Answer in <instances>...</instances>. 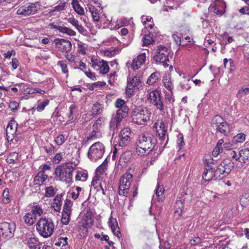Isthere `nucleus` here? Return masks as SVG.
Returning <instances> with one entry per match:
<instances>
[{
    "label": "nucleus",
    "instance_id": "1",
    "mask_svg": "<svg viewBox=\"0 0 249 249\" xmlns=\"http://www.w3.org/2000/svg\"><path fill=\"white\" fill-rule=\"evenodd\" d=\"M156 140L154 136L142 134L138 136L135 143L136 152L140 156H146L154 149Z\"/></svg>",
    "mask_w": 249,
    "mask_h": 249
},
{
    "label": "nucleus",
    "instance_id": "2",
    "mask_svg": "<svg viewBox=\"0 0 249 249\" xmlns=\"http://www.w3.org/2000/svg\"><path fill=\"white\" fill-rule=\"evenodd\" d=\"M54 229V223L50 218H40L36 224V229L39 234L44 238L50 237Z\"/></svg>",
    "mask_w": 249,
    "mask_h": 249
},
{
    "label": "nucleus",
    "instance_id": "3",
    "mask_svg": "<svg viewBox=\"0 0 249 249\" xmlns=\"http://www.w3.org/2000/svg\"><path fill=\"white\" fill-rule=\"evenodd\" d=\"M73 171L74 168L70 163L58 166L55 170L56 178L58 180L70 183L72 180Z\"/></svg>",
    "mask_w": 249,
    "mask_h": 249
},
{
    "label": "nucleus",
    "instance_id": "4",
    "mask_svg": "<svg viewBox=\"0 0 249 249\" xmlns=\"http://www.w3.org/2000/svg\"><path fill=\"white\" fill-rule=\"evenodd\" d=\"M171 53V50L167 47L161 45H158L153 56V60L156 63H162L165 68L168 67L169 64L167 62L169 61V56Z\"/></svg>",
    "mask_w": 249,
    "mask_h": 249
},
{
    "label": "nucleus",
    "instance_id": "5",
    "mask_svg": "<svg viewBox=\"0 0 249 249\" xmlns=\"http://www.w3.org/2000/svg\"><path fill=\"white\" fill-rule=\"evenodd\" d=\"M133 176L129 172L124 173L120 178L119 183L118 193L120 196L126 197L132 181Z\"/></svg>",
    "mask_w": 249,
    "mask_h": 249
},
{
    "label": "nucleus",
    "instance_id": "6",
    "mask_svg": "<svg viewBox=\"0 0 249 249\" xmlns=\"http://www.w3.org/2000/svg\"><path fill=\"white\" fill-rule=\"evenodd\" d=\"M233 168V162L225 159L217 166L215 170L218 179H221L229 175Z\"/></svg>",
    "mask_w": 249,
    "mask_h": 249
},
{
    "label": "nucleus",
    "instance_id": "7",
    "mask_svg": "<svg viewBox=\"0 0 249 249\" xmlns=\"http://www.w3.org/2000/svg\"><path fill=\"white\" fill-rule=\"evenodd\" d=\"M148 100L157 109L164 113L166 107L163 103L161 93L157 90H153L148 94Z\"/></svg>",
    "mask_w": 249,
    "mask_h": 249
},
{
    "label": "nucleus",
    "instance_id": "8",
    "mask_svg": "<svg viewBox=\"0 0 249 249\" xmlns=\"http://www.w3.org/2000/svg\"><path fill=\"white\" fill-rule=\"evenodd\" d=\"M105 152V146L100 142H97L93 144L89 148L88 157L92 161H96L101 159Z\"/></svg>",
    "mask_w": 249,
    "mask_h": 249
},
{
    "label": "nucleus",
    "instance_id": "9",
    "mask_svg": "<svg viewBox=\"0 0 249 249\" xmlns=\"http://www.w3.org/2000/svg\"><path fill=\"white\" fill-rule=\"evenodd\" d=\"M151 114L150 111L145 108L138 109L134 111L132 120L138 124H143L150 120Z\"/></svg>",
    "mask_w": 249,
    "mask_h": 249
},
{
    "label": "nucleus",
    "instance_id": "10",
    "mask_svg": "<svg viewBox=\"0 0 249 249\" xmlns=\"http://www.w3.org/2000/svg\"><path fill=\"white\" fill-rule=\"evenodd\" d=\"M153 127L157 132V135H158L160 140L161 141V145L165 141V143L163 146V147H165L168 140L167 126L162 121H160L155 123Z\"/></svg>",
    "mask_w": 249,
    "mask_h": 249
},
{
    "label": "nucleus",
    "instance_id": "11",
    "mask_svg": "<svg viewBox=\"0 0 249 249\" xmlns=\"http://www.w3.org/2000/svg\"><path fill=\"white\" fill-rule=\"evenodd\" d=\"M40 5L38 2L30 3L28 4L20 6L17 13L18 15L25 16H29L36 13L40 9Z\"/></svg>",
    "mask_w": 249,
    "mask_h": 249
},
{
    "label": "nucleus",
    "instance_id": "12",
    "mask_svg": "<svg viewBox=\"0 0 249 249\" xmlns=\"http://www.w3.org/2000/svg\"><path fill=\"white\" fill-rule=\"evenodd\" d=\"M16 230V225L13 222H2L0 224V235L5 238L13 237Z\"/></svg>",
    "mask_w": 249,
    "mask_h": 249
},
{
    "label": "nucleus",
    "instance_id": "13",
    "mask_svg": "<svg viewBox=\"0 0 249 249\" xmlns=\"http://www.w3.org/2000/svg\"><path fill=\"white\" fill-rule=\"evenodd\" d=\"M102 120L98 119L93 124L92 126V130L87 137V141L94 140L97 138L102 137Z\"/></svg>",
    "mask_w": 249,
    "mask_h": 249
},
{
    "label": "nucleus",
    "instance_id": "14",
    "mask_svg": "<svg viewBox=\"0 0 249 249\" xmlns=\"http://www.w3.org/2000/svg\"><path fill=\"white\" fill-rule=\"evenodd\" d=\"M130 129L128 128H124L122 129L117 138L116 142L119 146L123 147L127 145L130 141L131 136Z\"/></svg>",
    "mask_w": 249,
    "mask_h": 249
},
{
    "label": "nucleus",
    "instance_id": "15",
    "mask_svg": "<svg viewBox=\"0 0 249 249\" xmlns=\"http://www.w3.org/2000/svg\"><path fill=\"white\" fill-rule=\"evenodd\" d=\"M54 42L56 47L61 52L67 53L71 49V43L68 40L58 38L55 39Z\"/></svg>",
    "mask_w": 249,
    "mask_h": 249
},
{
    "label": "nucleus",
    "instance_id": "16",
    "mask_svg": "<svg viewBox=\"0 0 249 249\" xmlns=\"http://www.w3.org/2000/svg\"><path fill=\"white\" fill-rule=\"evenodd\" d=\"M163 84L164 87L171 92V94H166L165 98L168 100L169 103H173L174 102V99L172 97V90L174 89L173 84L171 81V77L169 75H165L162 80Z\"/></svg>",
    "mask_w": 249,
    "mask_h": 249
},
{
    "label": "nucleus",
    "instance_id": "17",
    "mask_svg": "<svg viewBox=\"0 0 249 249\" xmlns=\"http://www.w3.org/2000/svg\"><path fill=\"white\" fill-rule=\"evenodd\" d=\"M17 126L18 124L14 120H11L8 123L6 129V139L8 141H12L13 139L17 132Z\"/></svg>",
    "mask_w": 249,
    "mask_h": 249
},
{
    "label": "nucleus",
    "instance_id": "18",
    "mask_svg": "<svg viewBox=\"0 0 249 249\" xmlns=\"http://www.w3.org/2000/svg\"><path fill=\"white\" fill-rule=\"evenodd\" d=\"M202 178L205 181L218 179L216 176L215 169L213 167L210 166H208V167L205 168L202 175Z\"/></svg>",
    "mask_w": 249,
    "mask_h": 249
},
{
    "label": "nucleus",
    "instance_id": "19",
    "mask_svg": "<svg viewBox=\"0 0 249 249\" xmlns=\"http://www.w3.org/2000/svg\"><path fill=\"white\" fill-rule=\"evenodd\" d=\"M88 8L92 16L94 21L98 22L100 20L101 21H104V20L103 19V16L105 18H106V15L105 14H103L102 16H100L99 15L98 10L95 7V6H93L92 5H88Z\"/></svg>",
    "mask_w": 249,
    "mask_h": 249
},
{
    "label": "nucleus",
    "instance_id": "20",
    "mask_svg": "<svg viewBox=\"0 0 249 249\" xmlns=\"http://www.w3.org/2000/svg\"><path fill=\"white\" fill-rule=\"evenodd\" d=\"M146 60V54L145 53L140 54L137 58L133 60L131 64V68L133 70H136L139 69L141 66L143 64Z\"/></svg>",
    "mask_w": 249,
    "mask_h": 249
},
{
    "label": "nucleus",
    "instance_id": "21",
    "mask_svg": "<svg viewBox=\"0 0 249 249\" xmlns=\"http://www.w3.org/2000/svg\"><path fill=\"white\" fill-rule=\"evenodd\" d=\"M30 249H40L41 243L35 237H29L25 243Z\"/></svg>",
    "mask_w": 249,
    "mask_h": 249
},
{
    "label": "nucleus",
    "instance_id": "22",
    "mask_svg": "<svg viewBox=\"0 0 249 249\" xmlns=\"http://www.w3.org/2000/svg\"><path fill=\"white\" fill-rule=\"evenodd\" d=\"M48 178V176L43 172V171H40L35 176L34 178V182L36 185H41L44 183Z\"/></svg>",
    "mask_w": 249,
    "mask_h": 249
},
{
    "label": "nucleus",
    "instance_id": "23",
    "mask_svg": "<svg viewBox=\"0 0 249 249\" xmlns=\"http://www.w3.org/2000/svg\"><path fill=\"white\" fill-rule=\"evenodd\" d=\"M239 162L242 163H246L249 161V149L245 148L241 150L239 152Z\"/></svg>",
    "mask_w": 249,
    "mask_h": 249
},
{
    "label": "nucleus",
    "instance_id": "24",
    "mask_svg": "<svg viewBox=\"0 0 249 249\" xmlns=\"http://www.w3.org/2000/svg\"><path fill=\"white\" fill-rule=\"evenodd\" d=\"M131 157V152L129 151H125L121 155L118 163L122 166H124L130 160Z\"/></svg>",
    "mask_w": 249,
    "mask_h": 249
},
{
    "label": "nucleus",
    "instance_id": "25",
    "mask_svg": "<svg viewBox=\"0 0 249 249\" xmlns=\"http://www.w3.org/2000/svg\"><path fill=\"white\" fill-rule=\"evenodd\" d=\"M25 223L28 226L33 225L36 220V217L31 212L27 213L23 217Z\"/></svg>",
    "mask_w": 249,
    "mask_h": 249
},
{
    "label": "nucleus",
    "instance_id": "26",
    "mask_svg": "<svg viewBox=\"0 0 249 249\" xmlns=\"http://www.w3.org/2000/svg\"><path fill=\"white\" fill-rule=\"evenodd\" d=\"M175 216L177 218H179L182 212L184 209V205L181 200H177L175 204Z\"/></svg>",
    "mask_w": 249,
    "mask_h": 249
},
{
    "label": "nucleus",
    "instance_id": "27",
    "mask_svg": "<svg viewBox=\"0 0 249 249\" xmlns=\"http://www.w3.org/2000/svg\"><path fill=\"white\" fill-rule=\"evenodd\" d=\"M164 189L162 186L157 184L155 194L158 201H162L164 199Z\"/></svg>",
    "mask_w": 249,
    "mask_h": 249
},
{
    "label": "nucleus",
    "instance_id": "28",
    "mask_svg": "<svg viewBox=\"0 0 249 249\" xmlns=\"http://www.w3.org/2000/svg\"><path fill=\"white\" fill-rule=\"evenodd\" d=\"M124 110H117L116 113L115 115H113L112 117H113L116 120L118 121V122L120 123L122 121V120L126 117L127 116L128 114V111L126 110V108H124Z\"/></svg>",
    "mask_w": 249,
    "mask_h": 249
},
{
    "label": "nucleus",
    "instance_id": "29",
    "mask_svg": "<svg viewBox=\"0 0 249 249\" xmlns=\"http://www.w3.org/2000/svg\"><path fill=\"white\" fill-rule=\"evenodd\" d=\"M68 21L69 23L74 26L80 33L83 34L85 31H86V30L84 29L82 25H79L78 21L74 18H68Z\"/></svg>",
    "mask_w": 249,
    "mask_h": 249
},
{
    "label": "nucleus",
    "instance_id": "30",
    "mask_svg": "<svg viewBox=\"0 0 249 249\" xmlns=\"http://www.w3.org/2000/svg\"><path fill=\"white\" fill-rule=\"evenodd\" d=\"M62 195H57L55 196L53 203V207L56 212H59L62 205Z\"/></svg>",
    "mask_w": 249,
    "mask_h": 249
},
{
    "label": "nucleus",
    "instance_id": "31",
    "mask_svg": "<svg viewBox=\"0 0 249 249\" xmlns=\"http://www.w3.org/2000/svg\"><path fill=\"white\" fill-rule=\"evenodd\" d=\"M209 10L216 15H222L223 13V8L219 5L215 4H211L209 7Z\"/></svg>",
    "mask_w": 249,
    "mask_h": 249
},
{
    "label": "nucleus",
    "instance_id": "32",
    "mask_svg": "<svg viewBox=\"0 0 249 249\" xmlns=\"http://www.w3.org/2000/svg\"><path fill=\"white\" fill-rule=\"evenodd\" d=\"M160 74L159 72L156 71L152 73L148 77L146 83L148 85H153L159 79Z\"/></svg>",
    "mask_w": 249,
    "mask_h": 249
},
{
    "label": "nucleus",
    "instance_id": "33",
    "mask_svg": "<svg viewBox=\"0 0 249 249\" xmlns=\"http://www.w3.org/2000/svg\"><path fill=\"white\" fill-rule=\"evenodd\" d=\"M72 4L73 9L77 13L80 15H84V9L80 5L77 0H73Z\"/></svg>",
    "mask_w": 249,
    "mask_h": 249
},
{
    "label": "nucleus",
    "instance_id": "34",
    "mask_svg": "<svg viewBox=\"0 0 249 249\" xmlns=\"http://www.w3.org/2000/svg\"><path fill=\"white\" fill-rule=\"evenodd\" d=\"M141 83L139 77L137 76H134L128 82L127 85L129 87L133 88H139V86H140Z\"/></svg>",
    "mask_w": 249,
    "mask_h": 249
},
{
    "label": "nucleus",
    "instance_id": "35",
    "mask_svg": "<svg viewBox=\"0 0 249 249\" xmlns=\"http://www.w3.org/2000/svg\"><path fill=\"white\" fill-rule=\"evenodd\" d=\"M221 124H220L216 129L217 131L226 135L227 133L229 132V127L227 123L224 121Z\"/></svg>",
    "mask_w": 249,
    "mask_h": 249
},
{
    "label": "nucleus",
    "instance_id": "36",
    "mask_svg": "<svg viewBox=\"0 0 249 249\" xmlns=\"http://www.w3.org/2000/svg\"><path fill=\"white\" fill-rule=\"evenodd\" d=\"M75 108V106L74 105H71L69 108V113L68 114V117L69 118L70 120L67 122V124H69L73 122L76 120V117H74L73 115V113L74 109Z\"/></svg>",
    "mask_w": 249,
    "mask_h": 249
},
{
    "label": "nucleus",
    "instance_id": "37",
    "mask_svg": "<svg viewBox=\"0 0 249 249\" xmlns=\"http://www.w3.org/2000/svg\"><path fill=\"white\" fill-rule=\"evenodd\" d=\"M190 79H188L186 77H183V80L180 83V86L182 89L189 90L191 88Z\"/></svg>",
    "mask_w": 249,
    "mask_h": 249
},
{
    "label": "nucleus",
    "instance_id": "38",
    "mask_svg": "<svg viewBox=\"0 0 249 249\" xmlns=\"http://www.w3.org/2000/svg\"><path fill=\"white\" fill-rule=\"evenodd\" d=\"M224 120L219 115L215 116L212 119V125L213 128L217 127L220 124H221Z\"/></svg>",
    "mask_w": 249,
    "mask_h": 249
},
{
    "label": "nucleus",
    "instance_id": "39",
    "mask_svg": "<svg viewBox=\"0 0 249 249\" xmlns=\"http://www.w3.org/2000/svg\"><path fill=\"white\" fill-rule=\"evenodd\" d=\"M115 107L118 108V110H123L124 108H126V110L128 111V108L125 104V101L121 99H118L115 102Z\"/></svg>",
    "mask_w": 249,
    "mask_h": 249
},
{
    "label": "nucleus",
    "instance_id": "40",
    "mask_svg": "<svg viewBox=\"0 0 249 249\" xmlns=\"http://www.w3.org/2000/svg\"><path fill=\"white\" fill-rule=\"evenodd\" d=\"M99 73L103 74H107L109 70V67L107 61H104L99 67Z\"/></svg>",
    "mask_w": 249,
    "mask_h": 249
},
{
    "label": "nucleus",
    "instance_id": "41",
    "mask_svg": "<svg viewBox=\"0 0 249 249\" xmlns=\"http://www.w3.org/2000/svg\"><path fill=\"white\" fill-rule=\"evenodd\" d=\"M91 185L94 189H96L98 191H99L100 186H102L99 177L95 176L93 178L91 182Z\"/></svg>",
    "mask_w": 249,
    "mask_h": 249
},
{
    "label": "nucleus",
    "instance_id": "42",
    "mask_svg": "<svg viewBox=\"0 0 249 249\" xmlns=\"http://www.w3.org/2000/svg\"><path fill=\"white\" fill-rule=\"evenodd\" d=\"M102 111V108L101 107V105L99 103L96 102L93 104L91 109L92 114L96 115L100 114Z\"/></svg>",
    "mask_w": 249,
    "mask_h": 249
},
{
    "label": "nucleus",
    "instance_id": "43",
    "mask_svg": "<svg viewBox=\"0 0 249 249\" xmlns=\"http://www.w3.org/2000/svg\"><path fill=\"white\" fill-rule=\"evenodd\" d=\"M78 229L81 236L85 237L87 236L88 234V228L86 223H82L79 225Z\"/></svg>",
    "mask_w": 249,
    "mask_h": 249
},
{
    "label": "nucleus",
    "instance_id": "44",
    "mask_svg": "<svg viewBox=\"0 0 249 249\" xmlns=\"http://www.w3.org/2000/svg\"><path fill=\"white\" fill-rule=\"evenodd\" d=\"M72 202L70 200L67 199L65 202L63 207V211L62 213H71V211Z\"/></svg>",
    "mask_w": 249,
    "mask_h": 249
},
{
    "label": "nucleus",
    "instance_id": "45",
    "mask_svg": "<svg viewBox=\"0 0 249 249\" xmlns=\"http://www.w3.org/2000/svg\"><path fill=\"white\" fill-rule=\"evenodd\" d=\"M154 40L151 35H145L142 37L143 46H147L151 44Z\"/></svg>",
    "mask_w": 249,
    "mask_h": 249
},
{
    "label": "nucleus",
    "instance_id": "46",
    "mask_svg": "<svg viewBox=\"0 0 249 249\" xmlns=\"http://www.w3.org/2000/svg\"><path fill=\"white\" fill-rule=\"evenodd\" d=\"M30 212L33 213L36 217L37 215L40 216L43 214V210L41 207L37 205L33 206Z\"/></svg>",
    "mask_w": 249,
    "mask_h": 249
},
{
    "label": "nucleus",
    "instance_id": "47",
    "mask_svg": "<svg viewBox=\"0 0 249 249\" xmlns=\"http://www.w3.org/2000/svg\"><path fill=\"white\" fill-rule=\"evenodd\" d=\"M87 174L84 173L82 171H78L75 176V180L76 181H85L87 180Z\"/></svg>",
    "mask_w": 249,
    "mask_h": 249
},
{
    "label": "nucleus",
    "instance_id": "48",
    "mask_svg": "<svg viewBox=\"0 0 249 249\" xmlns=\"http://www.w3.org/2000/svg\"><path fill=\"white\" fill-rule=\"evenodd\" d=\"M246 135L243 133L238 134L233 138V142H243L245 140Z\"/></svg>",
    "mask_w": 249,
    "mask_h": 249
},
{
    "label": "nucleus",
    "instance_id": "49",
    "mask_svg": "<svg viewBox=\"0 0 249 249\" xmlns=\"http://www.w3.org/2000/svg\"><path fill=\"white\" fill-rule=\"evenodd\" d=\"M82 189L80 187H76L75 189L70 193V196L73 199H76L79 196L80 192Z\"/></svg>",
    "mask_w": 249,
    "mask_h": 249
},
{
    "label": "nucleus",
    "instance_id": "50",
    "mask_svg": "<svg viewBox=\"0 0 249 249\" xmlns=\"http://www.w3.org/2000/svg\"><path fill=\"white\" fill-rule=\"evenodd\" d=\"M43 149L49 154L51 155L56 151L55 147L51 143L48 144L43 147Z\"/></svg>",
    "mask_w": 249,
    "mask_h": 249
},
{
    "label": "nucleus",
    "instance_id": "51",
    "mask_svg": "<svg viewBox=\"0 0 249 249\" xmlns=\"http://www.w3.org/2000/svg\"><path fill=\"white\" fill-rule=\"evenodd\" d=\"M49 103L48 100H45L43 102H38V105L36 107V109L38 111H42L44 109L45 107H46Z\"/></svg>",
    "mask_w": 249,
    "mask_h": 249
},
{
    "label": "nucleus",
    "instance_id": "52",
    "mask_svg": "<svg viewBox=\"0 0 249 249\" xmlns=\"http://www.w3.org/2000/svg\"><path fill=\"white\" fill-rule=\"evenodd\" d=\"M71 213H62L61 222L64 225H68L69 223L70 220Z\"/></svg>",
    "mask_w": 249,
    "mask_h": 249
},
{
    "label": "nucleus",
    "instance_id": "53",
    "mask_svg": "<svg viewBox=\"0 0 249 249\" xmlns=\"http://www.w3.org/2000/svg\"><path fill=\"white\" fill-rule=\"evenodd\" d=\"M229 158H231L232 160H234L236 161L238 160L239 161V153L237 154V153L234 150H230L227 153Z\"/></svg>",
    "mask_w": 249,
    "mask_h": 249
},
{
    "label": "nucleus",
    "instance_id": "54",
    "mask_svg": "<svg viewBox=\"0 0 249 249\" xmlns=\"http://www.w3.org/2000/svg\"><path fill=\"white\" fill-rule=\"evenodd\" d=\"M45 196L47 197H50L53 196L55 194L54 188L50 186L46 188Z\"/></svg>",
    "mask_w": 249,
    "mask_h": 249
},
{
    "label": "nucleus",
    "instance_id": "55",
    "mask_svg": "<svg viewBox=\"0 0 249 249\" xmlns=\"http://www.w3.org/2000/svg\"><path fill=\"white\" fill-rule=\"evenodd\" d=\"M66 3L65 2H61L58 5L54 7L53 9L50 11V13L59 12L63 10L64 9Z\"/></svg>",
    "mask_w": 249,
    "mask_h": 249
},
{
    "label": "nucleus",
    "instance_id": "56",
    "mask_svg": "<svg viewBox=\"0 0 249 249\" xmlns=\"http://www.w3.org/2000/svg\"><path fill=\"white\" fill-rule=\"evenodd\" d=\"M9 192L8 188H5L2 193L3 202L5 204H7L10 202V199L9 198Z\"/></svg>",
    "mask_w": 249,
    "mask_h": 249
},
{
    "label": "nucleus",
    "instance_id": "57",
    "mask_svg": "<svg viewBox=\"0 0 249 249\" xmlns=\"http://www.w3.org/2000/svg\"><path fill=\"white\" fill-rule=\"evenodd\" d=\"M119 125V122H118V121L116 120L113 117H112L109 123L110 129L111 130H114L117 128Z\"/></svg>",
    "mask_w": 249,
    "mask_h": 249
},
{
    "label": "nucleus",
    "instance_id": "58",
    "mask_svg": "<svg viewBox=\"0 0 249 249\" xmlns=\"http://www.w3.org/2000/svg\"><path fill=\"white\" fill-rule=\"evenodd\" d=\"M66 140L63 135L60 134L55 138V142L58 145L60 146L65 142Z\"/></svg>",
    "mask_w": 249,
    "mask_h": 249
},
{
    "label": "nucleus",
    "instance_id": "59",
    "mask_svg": "<svg viewBox=\"0 0 249 249\" xmlns=\"http://www.w3.org/2000/svg\"><path fill=\"white\" fill-rule=\"evenodd\" d=\"M107 162L105 163L104 162L101 165H100L96 170L97 174H102L103 173L105 172L107 169Z\"/></svg>",
    "mask_w": 249,
    "mask_h": 249
},
{
    "label": "nucleus",
    "instance_id": "60",
    "mask_svg": "<svg viewBox=\"0 0 249 249\" xmlns=\"http://www.w3.org/2000/svg\"><path fill=\"white\" fill-rule=\"evenodd\" d=\"M249 93V88H243L239 90L237 94V96L238 98H242V97L248 94Z\"/></svg>",
    "mask_w": 249,
    "mask_h": 249
},
{
    "label": "nucleus",
    "instance_id": "61",
    "mask_svg": "<svg viewBox=\"0 0 249 249\" xmlns=\"http://www.w3.org/2000/svg\"><path fill=\"white\" fill-rule=\"evenodd\" d=\"M109 225L110 227L111 230H115V228H117L118 227V223L116 219L113 218L112 217H110L109 221Z\"/></svg>",
    "mask_w": 249,
    "mask_h": 249
},
{
    "label": "nucleus",
    "instance_id": "62",
    "mask_svg": "<svg viewBox=\"0 0 249 249\" xmlns=\"http://www.w3.org/2000/svg\"><path fill=\"white\" fill-rule=\"evenodd\" d=\"M57 65L61 67L62 71L64 73H66L68 72L67 65L66 64V62L63 61H59L57 62Z\"/></svg>",
    "mask_w": 249,
    "mask_h": 249
},
{
    "label": "nucleus",
    "instance_id": "63",
    "mask_svg": "<svg viewBox=\"0 0 249 249\" xmlns=\"http://www.w3.org/2000/svg\"><path fill=\"white\" fill-rule=\"evenodd\" d=\"M104 60L103 59H93L92 58L91 60V62L92 63V66L93 68H95L96 67H99L101 64L103 63Z\"/></svg>",
    "mask_w": 249,
    "mask_h": 249
},
{
    "label": "nucleus",
    "instance_id": "64",
    "mask_svg": "<svg viewBox=\"0 0 249 249\" xmlns=\"http://www.w3.org/2000/svg\"><path fill=\"white\" fill-rule=\"evenodd\" d=\"M19 107V104L16 101H11L9 105V107L12 111H15L18 109Z\"/></svg>",
    "mask_w": 249,
    "mask_h": 249
}]
</instances>
